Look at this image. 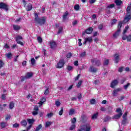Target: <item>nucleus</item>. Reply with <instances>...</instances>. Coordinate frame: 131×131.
Listing matches in <instances>:
<instances>
[{
    "instance_id": "obj_8",
    "label": "nucleus",
    "mask_w": 131,
    "mask_h": 131,
    "mask_svg": "<svg viewBox=\"0 0 131 131\" xmlns=\"http://www.w3.org/2000/svg\"><path fill=\"white\" fill-rule=\"evenodd\" d=\"M0 9H3V10H5V11H8L9 10V6L6 3L1 2Z\"/></svg>"
},
{
    "instance_id": "obj_23",
    "label": "nucleus",
    "mask_w": 131,
    "mask_h": 131,
    "mask_svg": "<svg viewBox=\"0 0 131 131\" xmlns=\"http://www.w3.org/2000/svg\"><path fill=\"white\" fill-rule=\"evenodd\" d=\"M27 121L30 125H32V124H33V122H34L35 120H34V119H27Z\"/></svg>"
},
{
    "instance_id": "obj_54",
    "label": "nucleus",
    "mask_w": 131,
    "mask_h": 131,
    "mask_svg": "<svg viewBox=\"0 0 131 131\" xmlns=\"http://www.w3.org/2000/svg\"><path fill=\"white\" fill-rule=\"evenodd\" d=\"M116 22H117V20H116V19H113L112 20V22L111 24V25H114V24H115V23H116Z\"/></svg>"
},
{
    "instance_id": "obj_5",
    "label": "nucleus",
    "mask_w": 131,
    "mask_h": 131,
    "mask_svg": "<svg viewBox=\"0 0 131 131\" xmlns=\"http://www.w3.org/2000/svg\"><path fill=\"white\" fill-rule=\"evenodd\" d=\"M65 65V60L64 59H61L59 60L58 63L56 64V68L58 69H61V68H63L64 66Z\"/></svg>"
},
{
    "instance_id": "obj_27",
    "label": "nucleus",
    "mask_w": 131,
    "mask_h": 131,
    "mask_svg": "<svg viewBox=\"0 0 131 131\" xmlns=\"http://www.w3.org/2000/svg\"><path fill=\"white\" fill-rule=\"evenodd\" d=\"M75 127H76V125L75 124H72L69 128V130H74Z\"/></svg>"
},
{
    "instance_id": "obj_61",
    "label": "nucleus",
    "mask_w": 131,
    "mask_h": 131,
    "mask_svg": "<svg viewBox=\"0 0 131 131\" xmlns=\"http://www.w3.org/2000/svg\"><path fill=\"white\" fill-rule=\"evenodd\" d=\"M118 71V72H122V71H123V67H121L119 68Z\"/></svg>"
},
{
    "instance_id": "obj_64",
    "label": "nucleus",
    "mask_w": 131,
    "mask_h": 131,
    "mask_svg": "<svg viewBox=\"0 0 131 131\" xmlns=\"http://www.w3.org/2000/svg\"><path fill=\"white\" fill-rule=\"evenodd\" d=\"M78 21L75 20L74 21L72 22V25L73 26H75V25H77Z\"/></svg>"
},
{
    "instance_id": "obj_35",
    "label": "nucleus",
    "mask_w": 131,
    "mask_h": 131,
    "mask_svg": "<svg viewBox=\"0 0 131 131\" xmlns=\"http://www.w3.org/2000/svg\"><path fill=\"white\" fill-rule=\"evenodd\" d=\"M67 69L69 72L72 71V70H73V67L71 66H68L67 67Z\"/></svg>"
},
{
    "instance_id": "obj_40",
    "label": "nucleus",
    "mask_w": 131,
    "mask_h": 131,
    "mask_svg": "<svg viewBox=\"0 0 131 131\" xmlns=\"http://www.w3.org/2000/svg\"><path fill=\"white\" fill-rule=\"evenodd\" d=\"M52 124V122L47 121L46 122L45 127H49Z\"/></svg>"
},
{
    "instance_id": "obj_51",
    "label": "nucleus",
    "mask_w": 131,
    "mask_h": 131,
    "mask_svg": "<svg viewBox=\"0 0 131 131\" xmlns=\"http://www.w3.org/2000/svg\"><path fill=\"white\" fill-rule=\"evenodd\" d=\"M127 117V112H126L123 115V119H127L126 118Z\"/></svg>"
},
{
    "instance_id": "obj_28",
    "label": "nucleus",
    "mask_w": 131,
    "mask_h": 131,
    "mask_svg": "<svg viewBox=\"0 0 131 131\" xmlns=\"http://www.w3.org/2000/svg\"><path fill=\"white\" fill-rule=\"evenodd\" d=\"M9 108L11 110L13 109L14 107H15V103H14V102L11 101L10 102L9 105Z\"/></svg>"
},
{
    "instance_id": "obj_29",
    "label": "nucleus",
    "mask_w": 131,
    "mask_h": 131,
    "mask_svg": "<svg viewBox=\"0 0 131 131\" xmlns=\"http://www.w3.org/2000/svg\"><path fill=\"white\" fill-rule=\"evenodd\" d=\"M84 40L87 41V42H92L93 41V38L92 37H89L85 38Z\"/></svg>"
},
{
    "instance_id": "obj_33",
    "label": "nucleus",
    "mask_w": 131,
    "mask_h": 131,
    "mask_svg": "<svg viewBox=\"0 0 131 131\" xmlns=\"http://www.w3.org/2000/svg\"><path fill=\"white\" fill-rule=\"evenodd\" d=\"M74 112H75V110L73 108H71L69 112V115H73Z\"/></svg>"
},
{
    "instance_id": "obj_3",
    "label": "nucleus",
    "mask_w": 131,
    "mask_h": 131,
    "mask_svg": "<svg viewBox=\"0 0 131 131\" xmlns=\"http://www.w3.org/2000/svg\"><path fill=\"white\" fill-rule=\"evenodd\" d=\"M116 112L119 113L118 114L115 115L113 117V119H118L121 117L122 116V111H121V108H118L116 110Z\"/></svg>"
},
{
    "instance_id": "obj_42",
    "label": "nucleus",
    "mask_w": 131,
    "mask_h": 131,
    "mask_svg": "<svg viewBox=\"0 0 131 131\" xmlns=\"http://www.w3.org/2000/svg\"><path fill=\"white\" fill-rule=\"evenodd\" d=\"M66 57L68 59H70V58L71 57H72V53H71V52H69L68 53L67 55H66Z\"/></svg>"
},
{
    "instance_id": "obj_21",
    "label": "nucleus",
    "mask_w": 131,
    "mask_h": 131,
    "mask_svg": "<svg viewBox=\"0 0 131 131\" xmlns=\"http://www.w3.org/2000/svg\"><path fill=\"white\" fill-rule=\"evenodd\" d=\"M13 29L15 31H18V30H20V29H21V26L19 25H14Z\"/></svg>"
},
{
    "instance_id": "obj_55",
    "label": "nucleus",
    "mask_w": 131,
    "mask_h": 131,
    "mask_svg": "<svg viewBox=\"0 0 131 131\" xmlns=\"http://www.w3.org/2000/svg\"><path fill=\"white\" fill-rule=\"evenodd\" d=\"M49 88H47L44 92V95L47 96V95H49Z\"/></svg>"
},
{
    "instance_id": "obj_60",
    "label": "nucleus",
    "mask_w": 131,
    "mask_h": 131,
    "mask_svg": "<svg viewBox=\"0 0 131 131\" xmlns=\"http://www.w3.org/2000/svg\"><path fill=\"white\" fill-rule=\"evenodd\" d=\"M60 104H61V103H60V101H55V105L57 107H59V106H60Z\"/></svg>"
},
{
    "instance_id": "obj_17",
    "label": "nucleus",
    "mask_w": 131,
    "mask_h": 131,
    "mask_svg": "<svg viewBox=\"0 0 131 131\" xmlns=\"http://www.w3.org/2000/svg\"><path fill=\"white\" fill-rule=\"evenodd\" d=\"M115 7V4H112L107 6L106 9L108 10V13L110 14V9H112Z\"/></svg>"
},
{
    "instance_id": "obj_49",
    "label": "nucleus",
    "mask_w": 131,
    "mask_h": 131,
    "mask_svg": "<svg viewBox=\"0 0 131 131\" xmlns=\"http://www.w3.org/2000/svg\"><path fill=\"white\" fill-rule=\"evenodd\" d=\"M21 79L20 80V81H21V82H23V81H25V80H26L27 79V77L25 76H21Z\"/></svg>"
},
{
    "instance_id": "obj_20",
    "label": "nucleus",
    "mask_w": 131,
    "mask_h": 131,
    "mask_svg": "<svg viewBox=\"0 0 131 131\" xmlns=\"http://www.w3.org/2000/svg\"><path fill=\"white\" fill-rule=\"evenodd\" d=\"M112 119V118L109 116H106L105 118L103 119V122H107Z\"/></svg>"
},
{
    "instance_id": "obj_59",
    "label": "nucleus",
    "mask_w": 131,
    "mask_h": 131,
    "mask_svg": "<svg viewBox=\"0 0 131 131\" xmlns=\"http://www.w3.org/2000/svg\"><path fill=\"white\" fill-rule=\"evenodd\" d=\"M5 119L6 120H9L11 119V115H7Z\"/></svg>"
},
{
    "instance_id": "obj_25",
    "label": "nucleus",
    "mask_w": 131,
    "mask_h": 131,
    "mask_svg": "<svg viewBox=\"0 0 131 131\" xmlns=\"http://www.w3.org/2000/svg\"><path fill=\"white\" fill-rule=\"evenodd\" d=\"M122 27V22L119 21L118 25V31H121V27Z\"/></svg>"
},
{
    "instance_id": "obj_4",
    "label": "nucleus",
    "mask_w": 131,
    "mask_h": 131,
    "mask_svg": "<svg viewBox=\"0 0 131 131\" xmlns=\"http://www.w3.org/2000/svg\"><path fill=\"white\" fill-rule=\"evenodd\" d=\"M23 3L24 7V8H26V11H28L29 12L32 10V5L31 3H29L27 5V3H26V1L25 0H23ZM26 5H27V6H26Z\"/></svg>"
},
{
    "instance_id": "obj_2",
    "label": "nucleus",
    "mask_w": 131,
    "mask_h": 131,
    "mask_svg": "<svg viewBox=\"0 0 131 131\" xmlns=\"http://www.w3.org/2000/svg\"><path fill=\"white\" fill-rule=\"evenodd\" d=\"M127 31V30H125V29H124L123 32V35L122 37V39L123 40H126L127 39V41H128V42H131V35H129L128 36L125 35V33H126Z\"/></svg>"
},
{
    "instance_id": "obj_31",
    "label": "nucleus",
    "mask_w": 131,
    "mask_h": 131,
    "mask_svg": "<svg viewBox=\"0 0 131 131\" xmlns=\"http://www.w3.org/2000/svg\"><path fill=\"white\" fill-rule=\"evenodd\" d=\"M98 116H99V113H96L92 116V119H97Z\"/></svg>"
},
{
    "instance_id": "obj_63",
    "label": "nucleus",
    "mask_w": 131,
    "mask_h": 131,
    "mask_svg": "<svg viewBox=\"0 0 131 131\" xmlns=\"http://www.w3.org/2000/svg\"><path fill=\"white\" fill-rule=\"evenodd\" d=\"M1 99L3 100H6V94H2V95L1 96Z\"/></svg>"
},
{
    "instance_id": "obj_58",
    "label": "nucleus",
    "mask_w": 131,
    "mask_h": 131,
    "mask_svg": "<svg viewBox=\"0 0 131 131\" xmlns=\"http://www.w3.org/2000/svg\"><path fill=\"white\" fill-rule=\"evenodd\" d=\"M59 115H63V107L60 108V111L58 113Z\"/></svg>"
},
{
    "instance_id": "obj_12",
    "label": "nucleus",
    "mask_w": 131,
    "mask_h": 131,
    "mask_svg": "<svg viewBox=\"0 0 131 131\" xmlns=\"http://www.w3.org/2000/svg\"><path fill=\"white\" fill-rule=\"evenodd\" d=\"M20 39H23V37H22V36L18 35L16 36V41H17V43L18 45H20L21 46H23V42L20 41Z\"/></svg>"
},
{
    "instance_id": "obj_6",
    "label": "nucleus",
    "mask_w": 131,
    "mask_h": 131,
    "mask_svg": "<svg viewBox=\"0 0 131 131\" xmlns=\"http://www.w3.org/2000/svg\"><path fill=\"white\" fill-rule=\"evenodd\" d=\"M93 31H94V29L92 27H89L85 30L84 31L82 32V36L85 35V33L86 34H92Z\"/></svg>"
},
{
    "instance_id": "obj_26",
    "label": "nucleus",
    "mask_w": 131,
    "mask_h": 131,
    "mask_svg": "<svg viewBox=\"0 0 131 131\" xmlns=\"http://www.w3.org/2000/svg\"><path fill=\"white\" fill-rule=\"evenodd\" d=\"M120 31H118V30H117V31L115 32V33L113 35V37L114 38H117V36H119V32Z\"/></svg>"
},
{
    "instance_id": "obj_14",
    "label": "nucleus",
    "mask_w": 131,
    "mask_h": 131,
    "mask_svg": "<svg viewBox=\"0 0 131 131\" xmlns=\"http://www.w3.org/2000/svg\"><path fill=\"white\" fill-rule=\"evenodd\" d=\"M50 46L51 49H52V50H55V49L57 48V43L56 42V41L50 42Z\"/></svg>"
},
{
    "instance_id": "obj_13",
    "label": "nucleus",
    "mask_w": 131,
    "mask_h": 131,
    "mask_svg": "<svg viewBox=\"0 0 131 131\" xmlns=\"http://www.w3.org/2000/svg\"><path fill=\"white\" fill-rule=\"evenodd\" d=\"M89 71L92 73H96L98 72V69H97V68H95L93 66H91L89 69Z\"/></svg>"
},
{
    "instance_id": "obj_43",
    "label": "nucleus",
    "mask_w": 131,
    "mask_h": 131,
    "mask_svg": "<svg viewBox=\"0 0 131 131\" xmlns=\"http://www.w3.org/2000/svg\"><path fill=\"white\" fill-rule=\"evenodd\" d=\"M63 32V27H60L58 31V34H60V33H62V32Z\"/></svg>"
},
{
    "instance_id": "obj_47",
    "label": "nucleus",
    "mask_w": 131,
    "mask_h": 131,
    "mask_svg": "<svg viewBox=\"0 0 131 131\" xmlns=\"http://www.w3.org/2000/svg\"><path fill=\"white\" fill-rule=\"evenodd\" d=\"M108 64H109V59H106L105 60H104V62L103 63V65H104V66L108 65Z\"/></svg>"
},
{
    "instance_id": "obj_39",
    "label": "nucleus",
    "mask_w": 131,
    "mask_h": 131,
    "mask_svg": "<svg viewBox=\"0 0 131 131\" xmlns=\"http://www.w3.org/2000/svg\"><path fill=\"white\" fill-rule=\"evenodd\" d=\"M112 107L110 106H108V107L107 108V112L110 114V113H112Z\"/></svg>"
},
{
    "instance_id": "obj_24",
    "label": "nucleus",
    "mask_w": 131,
    "mask_h": 131,
    "mask_svg": "<svg viewBox=\"0 0 131 131\" xmlns=\"http://www.w3.org/2000/svg\"><path fill=\"white\" fill-rule=\"evenodd\" d=\"M1 127L2 128H5V127H7L8 126V124H7V122H1L0 124Z\"/></svg>"
},
{
    "instance_id": "obj_32",
    "label": "nucleus",
    "mask_w": 131,
    "mask_h": 131,
    "mask_svg": "<svg viewBox=\"0 0 131 131\" xmlns=\"http://www.w3.org/2000/svg\"><path fill=\"white\" fill-rule=\"evenodd\" d=\"M5 56L8 58V59H12V57L13 56V54L12 53H9L5 54Z\"/></svg>"
},
{
    "instance_id": "obj_50",
    "label": "nucleus",
    "mask_w": 131,
    "mask_h": 131,
    "mask_svg": "<svg viewBox=\"0 0 131 131\" xmlns=\"http://www.w3.org/2000/svg\"><path fill=\"white\" fill-rule=\"evenodd\" d=\"M19 126L20 125L17 123H15L13 125V127H14L15 128H17V127H19Z\"/></svg>"
},
{
    "instance_id": "obj_45",
    "label": "nucleus",
    "mask_w": 131,
    "mask_h": 131,
    "mask_svg": "<svg viewBox=\"0 0 131 131\" xmlns=\"http://www.w3.org/2000/svg\"><path fill=\"white\" fill-rule=\"evenodd\" d=\"M86 55V53L85 52V51H84L80 54V58H83V57H85Z\"/></svg>"
},
{
    "instance_id": "obj_57",
    "label": "nucleus",
    "mask_w": 131,
    "mask_h": 131,
    "mask_svg": "<svg viewBox=\"0 0 131 131\" xmlns=\"http://www.w3.org/2000/svg\"><path fill=\"white\" fill-rule=\"evenodd\" d=\"M82 98V95H81V94H79L77 96V99L79 100V101H80L81 98Z\"/></svg>"
},
{
    "instance_id": "obj_19",
    "label": "nucleus",
    "mask_w": 131,
    "mask_h": 131,
    "mask_svg": "<svg viewBox=\"0 0 131 131\" xmlns=\"http://www.w3.org/2000/svg\"><path fill=\"white\" fill-rule=\"evenodd\" d=\"M33 76V73H32V72H28L26 75V77H27L28 79L31 78Z\"/></svg>"
},
{
    "instance_id": "obj_18",
    "label": "nucleus",
    "mask_w": 131,
    "mask_h": 131,
    "mask_svg": "<svg viewBox=\"0 0 131 131\" xmlns=\"http://www.w3.org/2000/svg\"><path fill=\"white\" fill-rule=\"evenodd\" d=\"M69 15V12L68 11H66L62 16L63 21H65L67 19V16Z\"/></svg>"
},
{
    "instance_id": "obj_9",
    "label": "nucleus",
    "mask_w": 131,
    "mask_h": 131,
    "mask_svg": "<svg viewBox=\"0 0 131 131\" xmlns=\"http://www.w3.org/2000/svg\"><path fill=\"white\" fill-rule=\"evenodd\" d=\"M83 127L84 129V131H91L92 130V126L90 123H86L83 125Z\"/></svg>"
},
{
    "instance_id": "obj_22",
    "label": "nucleus",
    "mask_w": 131,
    "mask_h": 131,
    "mask_svg": "<svg viewBox=\"0 0 131 131\" xmlns=\"http://www.w3.org/2000/svg\"><path fill=\"white\" fill-rule=\"evenodd\" d=\"M115 3L116 4V6H121L122 5V1L121 0H115Z\"/></svg>"
},
{
    "instance_id": "obj_53",
    "label": "nucleus",
    "mask_w": 131,
    "mask_h": 131,
    "mask_svg": "<svg viewBox=\"0 0 131 131\" xmlns=\"http://www.w3.org/2000/svg\"><path fill=\"white\" fill-rule=\"evenodd\" d=\"M5 65V63L3 61V60H0V68H2Z\"/></svg>"
},
{
    "instance_id": "obj_46",
    "label": "nucleus",
    "mask_w": 131,
    "mask_h": 131,
    "mask_svg": "<svg viewBox=\"0 0 131 131\" xmlns=\"http://www.w3.org/2000/svg\"><path fill=\"white\" fill-rule=\"evenodd\" d=\"M127 120V119H123V120H122V124L123 125H125V124H126Z\"/></svg>"
},
{
    "instance_id": "obj_15",
    "label": "nucleus",
    "mask_w": 131,
    "mask_h": 131,
    "mask_svg": "<svg viewBox=\"0 0 131 131\" xmlns=\"http://www.w3.org/2000/svg\"><path fill=\"white\" fill-rule=\"evenodd\" d=\"M114 57L115 58V63L117 64L119 62V54H115L114 55Z\"/></svg>"
},
{
    "instance_id": "obj_56",
    "label": "nucleus",
    "mask_w": 131,
    "mask_h": 131,
    "mask_svg": "<svg viewBox=\"0 0 131 131\" xmlns=\"http://www.w3.org/2000/svg\"><path fill=\"white\" fill-rule=\"evenodd\" d=\"M37 39L38 42H40V43L42 42V38H41L40 36L38 37L37 38Z\"/></svg>"
},
{
    "instance_id": "obj_34",
    "label": "nucleus",
    "mask_w": 131,
    "mask_h": 131,
    "mask_svg": "<svg viewBox=\"0 0 131 131\" xmlns=\"http://www.w3.org/2000/svg\"><path fill=\"white\" fill-rule=\"evenodd\" d=\"M80 8V7L78 4H76L74 6V10H75V11H79Z\"/></svg>"
},
{
    "instance_id": "obj_30",
    "label": "nucleus",
    "mask_w": 131,
    "mask_h": 131,
    "mask_svg": "<svg viewBox=\"0 0 131 131\" xmlns=\"http://www.w3.org/2000/svg\"><path fill=\"white\" fill-rule=\"evenodd\" d=\"M20 123L22 126H24V127H25V126L27 125V122H26V120H23V121H21L20 122Z\"/></svg>"
},
{
    "instance_id": "obj_41",
    "label": "nucleus",
    "mask_w": 131,
    "mask_h": 131,
    "mask_svg": "<svg viewBox=\"0 0 131 131\" xmlns=\"http://www.w3.org/2000/svg\"><path fill=\"white\" fill-rule=\"evenodd\" d=\"M31 64L32 65V66L35 65V59H34V58H31Z\"/></svg>"
},
{
    "instance_id": "obj_62",
    "label": "nucleus",
    "mask_w": 131,
    "mask_h": 131,
    "mask_svg": "<svg viewBox=\"0 0 131 131\" xmlns=\"http://www.w3.org/2000/svg\"><path fill=\"white\" fill-rule=\"evenodd\" d=\"M34 111H38V106L37 105H35L34 107V109H33Z\"/></svg>"
},
{
    "instance_id": "obj_16",
    "label": "nucleus",
    "mask_w": 131,
    "mask_h": 131,
    "mask_svg": "<svg viewBox=\"0 0 131 131\" xmlns=\"http://www.w3.org/2000/svg\"><path fill=\"white\" fill-rule=\"evenodd\" d=\"M120 91H121V89L120 88H118L117 89L114 90L113 91V96L114 97H115L116 95H117V93H118V92H120Z\"/></svg>"
},
{
    "instance_id": "obj_44",
    "label": "nucleus",
    "mask_w": 131,
    "mask_h": 131,
    "mask_svg": "<svg viewBox=\"0 0 131 131\" xmlns=\"http://www.w3.org/2000/svg\"><path fill=\"white\" fill-rule=\"evenodd\" d=\"M82 81L80 80V81L78 82L77 84L76 85L77 88L78 89H79V88H80V86L81 85V84H82Z\"/></svg>"
},
{
    "instance_id": "obj_11",
    "label": "nucleus",
    "mask_w": 131,
    "mask_h": 131,
    "mask_svg": "<svg viewBox=\"0 0 131 131\" xmlns=\"http://www.w3.org/2000/svg\"><path fill=\"white\" fill-rule=\"evenodd\" d=\"M119 83L118 80L115 79L112 81L111 83V88L112 89H114L116 85H117Z\"/></svg>"
},
{
    "instance_id": "obj_36",
    "label": "nucleus",
    "mask_w": 131,
    "mask_h": 131,
    "mask_svg": "<svg viewBox=\"0 0 131 131\" xmlns=\"http://www.w3.org/2000/svg\"><path fill=\"white\" fill-rule=\"evenodd\" d=\"M41 127H42L41 124H39L38 126L36 127L35 131H39Z\"/></svg>"
},
{
    "instance_id": "obj_52",
    "label": "nucleus",
    "mask_w": 131,
    "mask_h": 131,
    "mask_svg": "<svg viewBox=\"0 0 131 131\" xmlns=\"http://www.w3.org/2000/svg\"><path fill=\"white\" fill-rule=\"evenodd\" d=\"M130 85V83H127V84L124 85V90H127L128 86Z\"/></svg>"
},
{
    "instance_id": "obj_48",
    "label": "nucleus",
    "mask_w": 131,
    "mask_h": 131,
    "mask_svg": "<svg viewBox=\"0 0 131 131\" xmlns=\"http://www.w3.org/2000/svg\"><path fill=\"white\" fill-rule=\"evenodd\" d=\"M100 111H102V112H106V111H107V109H106L105 107L102 106L100 107Z\"/></svg>"
},
{
    "instance_id": "obj_10",
    "label": "nucleus",
    "mask_w": 131,
    "mask_h": 131,
    "mask_svg": "<svg viewBox=\"0 0 131 131\" xmlns=\"http://www.w3.org/2000/svg\"><path fill=\"white\" fill-rule=\"evenodd\" d=\"M88 119L89 118H88V116H86L85 114H83L81 115L80 121L82 122V123H85Z\"/></svg>"
},
{
    "instance_id": "obj_37",
    "label": "nucleus",
    "mask_w": 131,
    "mask_h": 131,
    "mask_svg": "<svg viewBox=\"0 0 131 131\" xmlns=\"http://www.w3.org/2000/svg\"><path fill=\"white\" fill-rule=\"evenodd\" d=\"M71 124H75L76 123V118H73L71 121Z\"/></svg>"
},
{
    "instance_id": "obj_1",
    "label": "nucleus",
    "mask_w": 131,
    "mask_h": 131,
    "mask_svg": "<svg viewBox=\"0 0 131 131\" xmlns=\"http://www.w3.org/2000/svg\"><path fill=\"white\" fill-rule=\"evenodd\" d=\"M35 15L34 21L39 24V25H45L47 23V19L48 17L47 16H42L41 17H38V14L37 13H34Z\"/></svg>"
},
{
    "instance_id": "obj_7",
    "label": "nucleus",
    "mask_w": 131,
    "mask_h": 131,
    "mask_svg": "<svg viewBox=\"0 0 131 131\" xmlns=\"http://www.w3.org/2000/svg\"><path fill=\"white\" fill-rule=\"evenodd\" d=\"M91 61L92 64H94V63H95V66H97V67H100V66L102 65L101 60L97 59L96 58L92 59Z\"/></svg>"
},
{
    "instance_id": "obj_38",
    "label": "nucleus",
    "mask_w": 131,
    "mask_h": 131,
    "mask_svg": "<svg viewBox=\"0 0 131 131\" xmlns=\"http://www.w3.org/2000/svg\"><path fill=\"white\" fill-rule=\"evenodd\" d=\"M90 103L91 105H94V104H96V99H92L90 101Z\"/></svg>"
}]
</instances>
